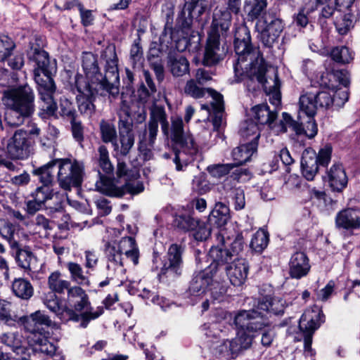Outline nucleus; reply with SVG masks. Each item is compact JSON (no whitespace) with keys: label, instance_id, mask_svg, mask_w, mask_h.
I'll return each instance as SVG.
<instances>
[{"label":"nucleus","instance_id":"25","mask_svg":"<svg viewBox=\"0 0 360 360\" xmlns=\"http://www.w3.org/2000/svg\"><path fill=\"white\" fill-rule=\"evenodd\" d=\"M283 131H287V127H291L297 134H304L309 139L314 138L318 131L316 123L314 117H305L302 120L295 121L287 112L283 113Z\"/></svg>","mask_w":360,"mask_h":360},{"label":"nucleus","instance_id":"16","mask_svg":"<svg viewBox=\"0 0 360 360\" xmlns=\"http://www.w3.org/2000/svg\"><path fill=\"white\" fill-rule=\"evenodd\" d=\"M43 46L42 39L36 37L33 41L30 42V48L27 51L29 60L35 62L37 65L34 70L35 81L37 76L43 79L46 77H52L49 54L43 49Z\"/></svg>","mask_w":360,"mask_h":360},{"label":"nucleus","instance_id":"50","mask_svg":"<svg viewBox=\"0 0 360 360\" xmlns=\"http://www.w3.org/2000/svg\"><path fill=\"white\" fill-rule=\"evenodd\" d=\"M198 224L196 226V228L192 231H194L193 236L195 240L203 241L206 240L212 233L215 235L216 231L212 226H210L207 219L206 221H202L198 219Z\"/></svg>","mask_w":360,"mask_h":360},{"label":"nucleus","instance_id":"61","mask_svg":"<svg viewBox=\"0 0 360 360\" xmlns=\"http://www.w3.org/2000/svg\"><path fill=\"white\" fill-rule=\"evenodd\" d=\"M262 335L261 345L265 347L269 348L271 346L272 342L276 337V333L270 328V323L268 326L264 328L257 332V336Z\"/></svg>","mask_w":360,"mask_h":360},{"label":"nucleus","instance_id":"20","mask_svg":"<svg viewBox=\"0 0 360 360\" xmlns=\"http://www.w3.org/2000/svg\"><path fill=\"white\" fill-rule=\"evenodd\" d=\"M225 237H221L220 244L212 245L207 253V262L210 264L207 266L216 274L220 268L227 267L236 258H234L225 245Z\"/></svg>","mask_w":360,"mask_h":360},{"label":"nucleus","instance_id":"34","mask_svg":"<svg viewBox=\"0 0 360 360\" xmlns=\"http://www.w3.org/2000/svg\"><path fill=\"white\" fill-rule=\"evenodd\" d=\"M68 303L75 313H82L84 309H92L91 302L86 291L80 286H74L68 289Z\"/></svg>","mask_w":360,"mask_h":360},{"label":"nucleus","instance_id":"45","mask_svg":"<svg viewBox=\"0 0 360 360\" xmlns=\"http://www.w3.org/2000/svg\"><path fill=\"white\" fill-rule=\"evenodd\" d=\"M260 127L252 120L245 121L240 127V135L245 139H250L249 142L255 141L258 143V139L260 136Z\"/></svg>","mask_w":360,"mask_h":360},{"label":"nucleus","instance_id":"63","mask_svg":"<svg viewBox=\"0 0 360 360\" xmlns=\"http://www.w3.org/2000/svg\"><path fill=\"white\" fill-rule=\"evenodd\" d=\"M116 174L118 178L129 177L137 179L139 177L136 169L134 170H129L126 163L120 161L117 165Z\"/></svg>","mask_w":360,"mask_h":360},{"label":"nucleus","instance_id":"18","mask_svg":"<svg viewBox=\"0 0 360 360\" xmlns=\"http://www.w3.org/2000/svg\"><path fill=\"white\" fill-rule=\"evenodd\" d=\"M42 186L38 187V200L44 207L52 214L63 210L64 194L53 188L55 181H41Z\"/></svg>","mask_w":360,"mask_h":360},{"label":"nucleus","instance_id":"23","mask_svg":"<svg viewBox=\"0 0 360 360\" xmlns=\"http://www.w3.org/2000/svg\"><path fill=\"white\" fill-rule=\"evenodd\" d=\"M231 219L229 207L226 202H217L210 212L207 222L216 231L215 236L225 237L226 226Z\"/></svg>","mask_w":360,"mask_h":360},{"label":"nucleus","instance_id":"43","mask_svg":"<svg viewBox=\"0 0 360 360\" xmlns=\"http://www.w3.org/2000/svg\"><path fill=\"white\" fill-rule=\"evenodd\" d=\"M198 8L191 1L186 2L176 18L178 25L182 29L190 28L193 22V12L196 11L198 13Z\"/></svg>","mask_w":360,"mask_h":360},{"label":"nucleus","instance_id":"36","mask_svg":"<svg viewBox=\"0 0 360 360\" xmlns=\"http://www.w3.org/2000/svg\"><path fill=\"white\" fill-rule=\"evenodd\" d=\"M30 333L28 336V342L30 345L33 347L39 346V349L44 353L51 354V351H49L47 345L49 343L50 347L53 348V353H54L56 348L54 345L49 342L50 333L45 328L32 330H25Z\"/></svg>","mask_w":360,"mask_h":360},{"label":"nucleus","instance_id":"57","mask_svg":"<svg viewBox=\"0 0 360 360\" xmlns=\"http://www.w3.org/2000/svg\"><path fill=\"white\" fill-rule=\"evenodd\" d=\"M233 164H217L207 167V171L212 178L220 179L228 174L233 169Z\"/></svg>","mask_w":360,"mask_h":360},{"label":"nucleus","instance_id":"14","mask_svg":"<svg viewBox=\"0 0 360 360\" xmlns=\"http://www.w3.org/2000/svg\"><path fill=\"white\" fill-rule=\"evenodd\" d=\"M39 94V115L41 118H46L55 115L57 110V104L53 98L56 91V85L52 77H46L41 79L39 76L36 77Z\"/></svg>","mask_w":360,"mask_h":360},{"label":"nucleus","instance_id":"32","mask_svg":"<svg viewBox=\"0 0 360 360\" xmlns=\"http://www.w3.org/2000/svg\"><path fill=\"white\" fill-rule=\"evenodd\" d=\"M311 314L301 316L298 328L303 335L313 336L315 331L325 322L326 316L321 309L317 312L312 310Z\"/></svg>","mask_w":360,"mask_h":360},{"label":"nucleus","instance_id":"19","mask_svg":"<svg viewBox=\"0 0 360 360\" xmlns=\"http://www.w3.org/2000/svg\"><path fill=\"white\" fill-rule=\"evenodd\" d=\"M229 39L222 40L221 37L209 34L205 49L202 63L205 66H213L222 60L226 54Z\"/></svg>","mask_w":360,"mask_h":360},{"label":"nucleus","instance_id":"40","mask_svg":"<svg viewBox=\"0 0 360 360\" xmlns=\"http://www.w3.org/2000/svg\"><path fill=\"white\" fill-rule=\"evenodd\" d=\"M96 160L103 172L108 176L106 177H101L100 180H114L111 178L113 175L114 167L110 160L108 150L105 146L98 147Z\"/></svg>","mask_w":360,"mask_h":360},{"label":"nucleus","instance_id":"3","mask_svg":"<svg viewBox=\"0 0 360 360\" xmlns=\"http://www.w3.org/2000/svg\"><path fill=\"white\" fill-rule=\"evenodd\" d=\"M34 98V92L28 84L5 91L3 102L9 110L6 114L8 124L19 126L25 119L30 117L35 110Z\"/></svg>","mask_w":360,"mask_h":360},{"label":"nucleus","instance_id":"62","mask_svg":"<svg viewBox=\"0 0 360 360\" xmlns=\"http://www.w3.org/2000/svg\"><path fill=\"white\" fill-rule=\"evenodd\" d=\"M335 25L339 34H346L352 26L351 15L345 14L340 19H336Z\"/></svg>","mask_w":360,"mask_h":360},{"label":"nucleus","instance_id":"54","mask_svg":"<svg viewBox=\"0 0 360 360\" xmlns=\"http://www.w3.org/2000/svg\"><path fill=\"white\" fill-rule=\"evenodd\" d=\"M266 7V0H246L245 8L248 15L253 18H257Z\"/></svg>","mask_w":360,"mask_h":360},{"label":"nucleus","instance_id":"30","mask_svg":"<svg viewBox=\"0 0 360 360\" xmlns=\"http://www.w3.org/2000/svg\"><path fill=\"white\" fill-rule=\"evenodd\" d=\"M193 214V205L190 207L188 205H186V207H183L173 215L172 226L179 231H192L198 224V219H195Z\"/></svg>","mask_w":360,"mask_h":360},{"label":"nucleus","instance_id":"2","mask_svg":"<svg viewBox=\"0 0 360 360\" xmlns=\"http://www.w3.org/2000/svg\"><path fill=\"white\" fill-rule=\"evenodd\" d=\"M236 337L226 340L217 349L219 354L226 359H236L242 352L250 349L257 332L267 326V319L258 320L255 311L240 310L235 316Z\"/></svg>","mask_w":360,"mask_h":360},{"label":"nucleus","instance_id":"47","mask_svg":"<svg viewBox=\"0 0 360 360\" xmlns=\"http://www.w3.org/2000/svg\"><path fill=\"white\" fill-rule=\"evenodd\" d=\"M67 268L70 271L72 281L80 285L89 286V278L83 274L82 268L79 264L70 262L67 264Z\"/></svg>","mask_w":360,"mask_h":360},{"label":"nucleus","instance_id":"49","mask_svg":"<svg viewBox=\"0 0 360 360\" xmlns=\"http://www.w3.org/2000/svg\"><path fill=\"white\" fill-rule=\"evenodd\" d=\"M318 4L323 5L321 10V18H329L335 11H339V7L342 5L341 0H316Z\"/></svg>","mask_w":360,"mask_h":360},{"label":"nucleus","instance_id":"4","mask_svg":"<svg viewBox=\"0 0 360 360\" xmlns=\"http://www.w3.org/2000/svg\"><path fill=\"white\" fill-rule=\"evenodd\" d=\"M170 139L179 148L175 151L174 162L177 170L182 169L181 163L186 165L192 157L198 152V146L193 137L186 134L184 129V123L181 117L171 118Z\"/></svg>","mask_w":360,"mask_h":360},{"label":"nucleus","instance_id":"9","mask_svg":"<svg viewBox=\"0 0 360 360\" xmlns=\"http://www.w3.org/2000/svg\"><path fill=\"white\" fill-rule=\"evenodd\" d=\"M82 66L87 81L82 76H77L75 80L77 89L81 94L92 95L94 86H101L98 83L102 79V74L98 68L96 56L91 52L83 53Z\"/></svg>","mask_w":360,"mask_h":360},{"label":"nucleus","instance_id":"21","mask_svg":"<svg viewBox=\"0 0 360 360\" xmlns=\"http://www.w3.org/2000/svg\"><path fill=\"white\" fill-rule=\"evenodd\" d=\"M232 12L223 8H216L213 13L209 34L221 37L222 40L231 39L229 31L232 20Z\"/></svg>","mask_w":360,"mask_h":360},{"label":"nucleus","instance_id":"53","mask_svg":"<svg viewBox=\"0 0 360 360\" xmlns=\"http://www.w3.org/2000/svg\"><path fill=\"white\" fill-rule=\"evenodd\" d=\"M228 288L226 283L217 281L214 278L213 284H212V287L209 290L213 301L223 302L226 298Z\"/></svg>","mask_w":360,"mask_h":360},{"label":"nucleus","instance_id":"15","mask_svg":"<svg viewBox=\"0 0 360 360\" xmlns=\"http://www.w3.org/2000/svg\"><path fill=\"white\" fill-rule=\"evenodd\" d=\"M34 141L24 130H17L7 144L8 155L14 160H24L33 153Z\"/></svg>","mask_w":360,"mask_h":360},{"label":"nucleus","instance_id":"24","mask_svg":"<svg viewBox=\"0 0 360 360\" xmlns=\"http://www.w3.org/2000/svg\"><path fill=\"white\" fill-rule=\"evenodd\" d=\"M217 189L221 195L227 200L233 202L236 210L245 207V198L244 190L240 186H236L234 181H219L216 184Z\"/></svg>","mask_w":360,"mask_h":360},{"label":"nucleus","instance_id":"13","mask_svg":"<svg viewBox=\"0 0 360 360\" xmlns=\"http://www.w3.org/2000/svg\"><path fill=\"white\" fill-rule=\"evenodd\" d=\"M121 181H95L94 191L103 195L122 198L125 195H136L143 192L145 187L143 181H124V184L119 185Z\"/></svg>","mask_w":360,"mask_h":360},{"label":"nucleus","instance_id":"1","mask_svg":"<svg viewBox=\"0 0 360 360\" xmlns=\"http://www.w3.org/2000/svg\"><path fill=\"white\" fill-rule=\"evenodd\" d=\"M233 44L238 56L233 66L236 81H245L249 91H254L262 86L269 96L270 102L274 105H279L281 95L277 71L273 70L270 75L260 51L251 44L247 27L236 29Z\"/></svg>","mask_w":360,"mask_h":360},{"label":"nucleus","instance_id":"60","mask_svg":"<svg viewBox=\"0 0 360 360\" xmlns=\"http://www.w3.org/2000/svg\"><path fill=\"white\" fill-rule=\"evenodd\" d=\"M60 113L62 117H67L70 121L76 118V110L74 104L68 98L60 100Z\"/></svg>","mask_w":360,"mask_h":360},{"label":"nucleus","instance_id":"59","mask_svg":"<svg viewBox=\"0 0 360 360\" xmlns=\"http://www.w3.org/2000/svg\"><path fill=\"white\" fill-rule=\"evenodd\" d=\"M314 95L316 97V104L318 109H328L332 105L335 101L334 97L327 91L316 92L314 93Z\"/></svg>","mask_w":360,"mask_h":360},{"label":"nucleus","instance_id":"33","mask_svg":"<svg viewBox=\"0 0 360 360\" xmlns=\"http://www.w3.org/2000/svg\"><path fill=\"white\" fill-rule=\"evenodd\" d=\"M101 84V88L95 87L93 89L92 94H99L105 96L109 94L113 96L119 94L120 77L118 71H105V75L98 82Z\"/></svg>","mask_w":360,"mask_h":360},{"label":"nucleus","instance_id":"64","mask_svg":"<svg viewBox=\"0 0 360 360\" xmlns=\"http://www.w3.org/2000/svg\"><path fill=\"white\" fill-rule=\"evenodd\" d=\"M244 245L243 233L239 232L236 234L235 239L230 245V248H229L234 258L243 250Z\"/></svg>","mask_w":360,"mask_h":360},{"label":"nucleus","instance_id":"17","mask_svg":"<svg viewBox=\"0 0 360 360\" xmlns=\"http://www.w3.org/2000/svg\"><path fill=\"white\" fill-rule=\"evenodd\" d=\"M117 127V148H114V150L121 155L126 156L129 153L135 142L133 122L130 120L127 111L125 112L124 116L120 115Z\"/></svg>","mask_w":360,"mask_h":360},{"label":"nucleus","instance_id":"5","mask_svg":"<svg viewBox=\"0 0 360 360\" xmlns=\"http://www.w3.org/2000/svg\"><path fill=\"white\" fill-rule=\"evenodd\" d=\"M33 174L40 180H82L84 168L77 162L70 160H55L33 170Z\"/></svg>","mask_w":360,"mask_h":360},{"label":"nucleus","instance_id":"29","mask_svg":"<svg viewBox=\"0 0 360 360\" xmlns=\"http://www.w3.org/2000/svg\"><path fill=\"white\" fill-rule=\"evenodd\" d=\"M230 283L236 287L242 286L248 278L250 266L248 262L243 258L236 259L227 267H225Z\"/></svg>","mask_w":360,"mask_h":360},{"label":"nucleus","instance_id":"55","mask_svg":"<svg viewBox=\"0 0 360 360\" xmlns=\"http://www.w3.org/2000/svg\"><path fill=\"white\" fill-rule=\"evenodd\" d=\"M209 89H204L198 85V83L195 79H190L187 81L184 91V93L194 98H200L205 96L206 91H208Z\"/></svg>","mask_w":360,"mask_h":360},{"label":"nucleus","instance_id":"41","mask_svg":"<svg viewBox=\"0 0 360 360\" xmlns=\"http://www.w3.org/2000/svg\"><path fill=\"white\" fill-rule=\"evenodd\" d=\"M254 118L259 125L271 124L276 118L277 114L270 110L266 104H259L252 108Z\"/></svg>","mask_w":360,"mask_h":360},{"label":"nucleus","instance_id":"56","mask_svg":"<svg viewBox=\"0 0 360 360\" xmlns=\"http://www.w3.org/2000/svg\"><path fill=\"white\" fill-rule=\"evenodd\" d=\"M15 258L18 265L20 268L25 270H31L30 262L34 258V254L32 251L25 249L18 250Z\"/></svg>","mask_w":360,"mask_h":360},{"label":"nucleus","instance_id":"42","mask_svg":"<svg viewBox=\"0 0 360 360\" xmlns=\"http://www.w3.org/2000/svg\"><path fill=\"white\" fill-rule=\"evenodd\" d=\"M169 67L174 77H181L189 72V63L182 56H171L169 58Z\"/></svg>","mask_w":360,"mask_h":360},{"label":"nucleus","instance_id":"22","mask_svg":"<svg viewBox=\"0 0 360 360\" xmlns=\"http://www.w3.org/2000/svg\"><path fill=\"white\" fill-rule=\"evenodd\" d=\"M217 274L208 267L195 271L189 282L188 292L191 296L200 297L207 293L213 284Z\"/></svg>","mask_w":360,"mask_h":360},{"label":"nucleus","instance_id":"44","mask_svg":"<svg viewBox=\"0 0 360 360\" xmlns=\"http://www.w3.org/2000/svg\"><path fill=\"white\" fill-rule=\"evenodd\" d=\"M269 243V233L264 229H259L253 234L250 248L252 252L262 254Z\"/></svg>","mask_w":360,"mask_h":360},{"label":"nucleus","instance_id":"37","mask_svg":"<svg viewBox=\"0 0 360 360\" xmlns=\"http://www.w3.org/2000/svg\"><path fill=\"white\" fill-rule=\"evenodd\" d=\"M314 92H304L300 96L297 119L314 117L318 110Z\"/></svg>","mask_w":360,"mask_h":360},{"label":"nucleus","instance_id":"58","mask_svg":"<svg viewBox=\"0 0 360 360\" xmlns=\"http://www.w3.org/2000/svg\"><path fill=\"white\" fill-rule=\"evenodd\" d=\"M85 97L77 98L78 108L81 113L88 116L91 115L95 110V106L93 103L92 97L95 94L86 95L82 94Z\"/></svg>","mask_w":360,"mask_h":360},{"label":"nucleus","instance_id":"12","mask_svg":"<svg viewBox=\"0 0 360 360\" xmlns=\"http://www.w3.org/2000/svg\"><path fill=\"white\" fill-rule=\"evenodd\" d=\"M332 147L326 145L321 148L316 155L314 150L307 148L302 156L301 167L302 174L307 180H312L319 170V165L323 167L327 166L330 160Z\"/></svg>","mask_w":360,"mask_h":360},{"label":"nucleus","instance_id":"28","mask_svg":"<svg viewBox=\"0 0 360 360\" xmlns=\"http://www.w3.org/2000/svg\"><path fill=\"white\" fill-rule=\"evenodd\" d=\"M311 270L310 260L304 251L294 252L288 262V274L292 279H301L307 276Z\"/></svg>","mask_w":360,"mask_h":360},{"label":"nucleus","instance_id":"46","mask_svg":"<svg viewBox=\"0 0 360 360\" xmlns=\"http://www.w3.org/2000/svg\"><path fill=\"white\" fill-rule=\"evenodd\" d=\"M101 139L104 143H111L113 148H117V134L115 127L105 120L100 122Z\"/></svg>","mask_w":360,"mask_h":360},{"label":"nucleus","instance_id":"51","mask_svg":"<svg viewBox=\"0 0 360 360\" xmlns=\"http://www.w3.org/2000/svg\"><path fill=\"white\" fill-rule=\"evenodd\" d=\"M15 48L14 41L8 35L0 34V61L6 60Z\"/></svg>","mask_w":360,"mask_h":360},{"label":"nucleus","instance_id":"7","mask_svg":"<svg viewBox=\"0 0 360 360\" xmlns=\"http://www.w3.org/2000/svg\"><path fill=\"white\" fill-rule=\"evenodd\" d=\"M104 252L108 262L121 267L124 266L122 255L131 259L135 266L139 262V249L132 236L122 237L119 241L107 242Z\"/></svg>","mask_w":360,"mask_h":360},{"label":"nucleus","instance_id":"48","mask_svg":"<svg viewBox=\"0 0 360 360\" xmlns=\"http://www.w3.org/2000/svg\"><path fill=\"white\" fill-rule=\"evenodd\" d=\"M331 58L336 63H349L353 60V53L347 46H336L330 52Z\"/></svg>","mask_w":360,"mask_h":360},{"label":"nucleus","instance_id":"26","mask_svg":"<svg viewBox=\"0 0 360 360\" xmlns=\"http://www.w3.org/2000/svg\"><path fill=\"white\" fill-rule=\"evenodd\" d=\"M335 224L338 230L360 229V208L353 207L340 210L335 215Z\"/></svg>","mask_w":360,"mask_h":360},{"label":"nucleus","instance_id":"8","mask_svg":"<svg viewBox=\"0 0 360 360\" xmlns=\"http://www.w3.org/2000/svg\"><path fill=\"white\" fill-rule=\"evenodd\" d=\"M250 311L257 312L258 320L267 319V326L269 324V317L271 315L282 316L285 312V305L281 298L274 296V290L271 285H263L259 289V297L257 304Z\"/></svg>","mask_w":360,"mask_h":360},{"label":"nucleus","instance_id":"27","mask_svg":"<svg viewBox=\"0 0 360 360\" xmlns=\"http://www.w3.org/2000/svg\"><path fill=\"white\" fill-rule=\"evenodd\" d=\"M258 143L255 141L248 142L240 145L235 148L232 151V158L235 161L234 167L236 169L234 170L233 174L236 176V178H241L243 175H248V170L245 169L238 167V165H240L250 160L252 155L256 153L257 149Z\"/></svg>","mask_w":360,"mask_h":360},{"label":"nucleus","instance_id":"31","mask_svg":"<svg viewBox=\"0 0 360 360\" xmlns=\"http://www.w3.org/2000/svg\"><path fill=\"white\" fill-rule=\"evenodd\" d=\"M104 307L99 306L96 311H86L82 313H75L72 309L65 307L62 314L61 319L65 321L78 323L80 321L79 327L86 328L92 320L100 317L104 313Z\"/></svg>","mask_w":360,"mask_h":360},{"label":"nucleus","instance_id":"52","mask_svg":"<svg viewBox=\"0 0 360 360\" xmlns=\"http://www.w3.org/2000/svg\"><path fill=\"white\" fill-rule=\"evenodd\" d=\"M44 304L46 306V307L50 309V311L56 313L57 316L60 318V319L64 322L68 323V321H65L61 319L62 314L64 312L63 310L65 309V307L64 308H62V302L61 300L57 297V295L51 292L49 293L45 300ZM66 307H68L66 306Z\"/></svg>","mask_w":360,"mask_h":360},{"label":"nucleus","instance_id":"11","mask_svg":"<svg viewBox=\"0 0 360 360\" xmlns=\"http://www.w3.org/2000/svg\"><path fill=\"white\" fill-rule=\"evenodd\" d=\"M256 28L262 43L266 47H271L283 31L284 23L274 13L266 12L258 20Z\"/></svg>","mask_w":360,"mask_h":360},{"label":"nucleus","instance_id":"35","mask_svg":"<svg viewBox=\"0 0 360 360\" xmlns=\"http://www.w3.org/2000/svg\"><path fill=\"white\" fill-rule=\"evenodd\" d=\"M18 322L22 325L25 330L49 328L52 325V321L44 311L37 310L30 316L20 317Z\"/></svg>","mask_w":360,"mask_h":360},{"label":"nucleus","instance_id":"6","mask_svg":"<svg viewBox=\"0 0 360 360\" xmlns=\"http://www.w3.org/2000/svg\"><path fill=\"white\" fill-rule=\"evenodd\" d=\"M186 245L182 243H172L162 259L160 271L157 278L160 283H167L179 278L184 272V255L186 252Z\"/></svg>","mask_w":360,"mask_h":360},{"label":"nucleus","instance_id":"10","mask_svg":"<svg viewBox=\"0 0 360 360\" xmlns=\"http://www.w3.org/2000/svg\"><path fill=\"white\" fill-rule=\"evenodd\" d=\"M160 123L162 132L169 135V122L164 107L155 105L150 112V119L144 130L139 134L138 144L154 146L158 132V123Z\"/></svg>","mask_w":360,"mask_h":360},{"label":"nucleus","instance_id":"38","mask_svg":"<svg viewBox=\"0 0 360 360\" xmlns=\"http://www.w3.org/2000/svg\"><path fill=\"white\" fill-rule=\"evenodd\" d=\"M13 295L22 300L28 301L34 295V287L30 281L24 278H15L12 282Z\"/></svg>","mask_w":360,"mask_h":360},{"label":"nucleus","instance_id":"39","mask_svg":"<svg viewBox=\"0 0 360 360\" xmlns=\"http://www.w3.org/2000/svg\"><path fill=\"white\" fill-rule=\"evenodd\" d=\"M208 91L212 98L211 107L214 114L212 123L214 129L217 131L222 123V115L224 108L223 96L213 89H208Z\"/></svg>","mask_w":360,"mask_h":360}]
</instances>
